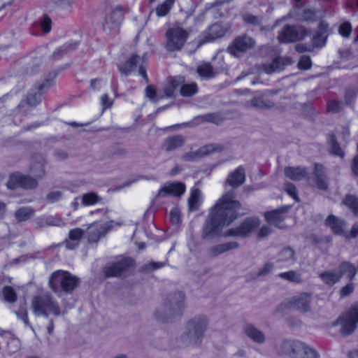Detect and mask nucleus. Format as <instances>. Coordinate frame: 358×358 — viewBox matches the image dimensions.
I'll return each instance as SVG.
<instances>
[{
  "label": "nucleus",
  "mask_w": 358,
  "mask_h": 358,
  "mask_svg": "<svg viewBox=\"0 0 358 358\" xmlns=\"http://www.w3.org/2000/svg\"><path fill=\"white\" fill-rule=\"evenodd\" d=\"M196 120L199 123L211 122L219 124L222 122L223 119L218 113H208L196 117Z\"/></svg>",
  "instance_id": "39"
},
{
  "label": "nucleus",
  "mask_w": 358,
  "mask_h": 358,
  "mask_svg": "<svg viewBox=\"0 0 358 358\" xmlns=\"http://www.w3.org/2000/svg\"><path fill=\"white\" fill-rule=\"evenodd\" d=\"M312 295L310 293L303 292L289 299L288 306L301 313L310 310Z\"/></svg>",
  "instance_id": "15"
},
{
  "label": "nucleus",
  "mask_w": 358,
  "mask_h": 358,
  "mask_svg": "<svg viewBox=\"0 0 358 358\" xmlns=\"http://www.w3.org/2000/svg\"><path fill=\"white\" fill-rule=\"evenodd\" d=\"M3 299L9 303H15L17 299V294L14 289L10 286H5L2 290Z\"/></svg>",
  "instance_id": "45"
},
{
  "label": "nucleus",
  "mask_w": 358,
  "mask_h": 358,
  "mask_svg": "<svg viewBox=\"0 0 358 358\" xmlns=\"http://www.w3.org/2000/svg\"><path fill=\"white\" fill-rule=\"evenodd\" d=\"M290 353L289 358H320V354L315 349L304 343L297 341Z\"/></svg>",
  "instance_id": "16"
},
{
  "label": "nucleus",
  "mask_w": 358,
  "mask_h": 358,
  "mask_svg": "<svg viewBox=\"0 0 358 358\" xmlns=\"http://www.w3.org/2000/svg\"><path fill=\"white\" fill-rule=\"evenodd\" d=\"M202 157H205L215 152H220L224 150V147L220 144H207L199 148Z\"/></svg>",
  "instance_id": "36"
},
{
  "label": "nucleus",
  "mask_w": 358,
  "mask_h": 358,
  "mask_svg": "<svg viewBox=\"0 0 358 358\" xmlns=\"http://www.w3.org/2000/svg\"><path fill=\"white\" fill-rule=\"evenodd\" d=\"M312 63L310 58L308 56L301 57L300 61L298 63V66L301 69H308L311 67Z\"/></svg>",
  "instance_id": "59"
},
{
  "label": "nucleus",
  "mask_w": 358,
  "mask_h": 358,
  "mask_svg": "<svg viewBox=\"0 0 358 358\" xmlns=\"http://www.w3.org/2000/svg\"><path fill=\"white\" fill-rule=\"evenodd\" d=\"M244 333L255 343H263L265 341L264 333L251 324H246L244 326Z\"/></svg>",
  "instance_id": "28"
},
{
  "label": "nucleus",
  "mask_w": 358,
  "mask_h": 358,
  "mask_svg": "<svg viewBox=\"0 0 358 358\" xmlns=\"http://www.w3.org/2000/svg\"><path fill=\"white\" fill-rule=\"evenodd\" d=\"M328 36V26L324 22H322L319 24L318 31L313 36L312 41V47L321 48L325 43Z\"/></svg>",
  "instance_id": "23"
},
{
  "label": "nucleus",
  "mask_w": 358,
  "mask_h": 358,
  "mask_svg": "<svg viewBox=\"0 0 358 358\" xmlns=\"http://www.w3.org/2000/svg\"><path fill=\"white\" fill-rule=\"evenodd\" d=\"M322 280L328 285H333L336 282V278L332 272H324L320 274Z\"/></svg>",
  "instance_id": "55"
},
{
  "label": "nucleus",
  "mask_w": 358,
  "mask_h": 358,
  "mask_svg": "<svg viewBox=\"0 0 358 358\" xmlns=\"http://www.w3.org/2000/svg\"><path fill=\"white\" fill-rule=\"evenodd\" d=\"M340 334L344 336L352 334L358 324V302L354 303L343 315L340 316Z\"/></svg>",
  "instance_id": "7"
},
{
  "label": "nucleus",
  "mask_w": 358,
  "mask_h": 358,
  "mask_svg": "<svg viewBox=\"0 0 358 358\" xmlns=\"http://www.w3.org/2000/svg\"><path fill=\"white\" fill-rule=\"evenodd\" d=\"M196 72L202 77L212 78L215 76L213 68L209 63H203L199 66Z\"/></svg>",
  "instance_id": "42"
},
{
  "label": "nucleus",
  "mask_w": 358,
  "mask_h": 358,
  "mask_svg": "<svg viewBox=\"0 0 358 358\" xmlns=\"http://www.w3.org/2000/svg\"><path fill=\"white\" fill-rule=\"evenodd\" d=\"M288 64L287 58L277 57L274 58L270 64H263L258 66V70L267 74L281 71L284 66Z\"/></svg>",
  "instance_id": "21"
},
{
  "label": "nucleus",
  "mask_w": 358,
  "mask_h": 358,
  "mask_svg": "<svg viewBox=\"0 0 358 358\" xmlns=\"http://www.w3.org/2000/svg\"><path fill=\"white\" fill-rule=\"evenodd\" d=\"M284 189L285 192L292 196L295 201H299V196L295 185L290 182H287L284 185Z\"/></svg>",
  "instance_id": "51"
},
{
  "label": "nucleus",
  "mask_w": 358,
  "mask_h": 358,
  "mask_svg": "<svg viewBox=\"0 0 358 358\" xmlns=\"http://www.w3.org/2000/svg\"><path fill=\"white\" fill-rule=\"evenodd\" d=\"M239 246L238 243L236 241H231L222 244H219L210 248L208 251V256L210 258H214L227 251L235 250Z\"/></svg>",
  "instance_id": "24"
},
{
  "label": "nucleus",
  "mask_w": 358,
  "mask_h": 358,
  "mask_svg": "<svg viewBox=\"0 0 358 358\" xmlns=\"http://www.w3.org/2000/svg\"><path fill=\"white\" fill-rule=\"evenodd\" d=\"M145 97L149 99L150 101L153 102H156L159 98L157 96V89L155 86L152 85H149L146 87L145 90ZM161 97H159L160 99Z\"/></svg>",
  "instance_id": "50"
},
{
  "label": "nucleus",
  "mask_w": 358,
  "mask_h": 358,
  "mask_svg": "<svg viewBox=\"0 0 358 358\" xmlns=\"http://www.w3.org/2000/svg\"><path fill=\"white\" fill-rule=\"evenodd\" d=\"M234 191L226 193L219 199L212 209L210 219L202 233L203 238L213 237L218 234L224 226H229L237 218V210L241 208L239 201L234 199Z\"/></svg>",
  "instance_id": "1"
},
{
  "label": "nucleus",
  "mask_w": 358,
  "mask_h": 358,
  "mask_svg": "<svg viewBox=\"0 0 358 358\" xmlns=\"http://www.w3.org/2000/svg\"><path fill=\"white\" fill-rule=\"evenodd\" d=\"M31 307L34 314L36 315H43L46 317L49 314L58 317L66 313V310L61 308L52 294L48 292L33 296L31 301Z\"/></svg>",
  "instance_id": "2"
},
{
  "label": "nucleus",
  "mask_w": 358,
  "mask_h": 358,
  "mask_svg": "<svg viewBox=\"0 0 358 358\" xmlns=\"http://www.w3.org/2000/svg\"><path fill=\"white\" fill-rule=\"evenodd\" d=\"M280 260L287 262L294 259V251L291 248H285L279 253Z\"/></svg>",
  "instance_id": "49"
},
{
  "label": "nucleus",
  "mask_w": 358,
  "mask_h": 358,
  "mask_svg": "<svg viewBox=\"0 0 358 358\" xmlns=\"http://www.w3.org/2000/svg\"><path fill=\"white\" fill-rule=\"evenodd\" d=\"M185 137L181 135H176L167 138L164 142L162 147L166 152H171L181 148L185 144Z\"/></svg>",
  "instance_id": "27"
},
{
  "label": "nucleus",
  "mask_w": 358,
  "mask_h": 358,
  "mask_svg": "<svg viewBox=\"0 0 358 358\" xmlns=\"http://www.w3.org/2000/svg\"><path fill=\"white\" fill-rule=\"evenodd\" d=\"M308 34V31L302 26L287 24L279 32L278 40L280 43H292L303 40Z\"/></svg>",
  "instance_id": "8"
},
{
  "label": "nucleus",
  "mask_w": 358,
  "mask_h": 358,
  "mask_svg": "<svg viewBox=\"0 0 358 358\" xmlns=\"http://www.w3.org/2000/svg\"><path fill=\"white\" fill-rule=\"evenodd\" d=\"M41 26L45 33H48L51 29V20L48 17L45 16Z\"/></svg>",
  "instance_id": "62"
},
{
  "label": "nucleus",
  "mask_w": 358,
  "mask_h": 358,
  "mask_svg": "<svg viewBox=\"0 0 358 358\" xmlns=\"http://www.w3.org/2000/svg\"><path fill=\"white\" fill-rule=\"evenodd\" d=\"M355 289V285L352 282H349L344 287H343L340 290V296L341 297H345L350 295Z\"/></svg>",
  "instance_id": "58"
},
{
  "label": "nucleus",
  "mask_w": 358,
  "mask_h": 358,
  "mask_svg": "<svg viewBox=\"0 0 358 358\" xmlns=\"http://www.w3.org/2000/svg\"><path fill=\"white\" fill-rule=\"evenodd\" d=\"M101 103L103 109L109 108L113 105V101L110 100L107 94L101 96Z\"/></svg>",
  "instance_id": "64"
},
{
  "label": "nucleus",
  "mask_w": 358,
  "mask_h": 358,
  "mask_svg": "<svg viewBox=\"0 0 358 358\" xmlns=\"http://www.w3.org/2000/svg\"><path fill=\"white\" fill-rule=\"evenodd\" d=\"M207 320L205 317H196L187 324V331L184 336L185 341L189 344H197L201 340L206 329Z\"/></svg>",
  "instance_id": "6"
},
{
  "label": "nucleus",
  "mask_w": 358,
  "mask_h": 358,
  "mask_svg": "<svg viewBox=\"0 0 358 358\" xmlns=\"http://www.w3.org/2000/svg\"><path fill=\"white\" fill-rule=\"evenodd\" d=\"M284 173L286 177L292 180H301L307 175V170L302 167H285Z\"/></svg>",
  "instance_id": "30"
},
{
  "label": "nucleus",
  "mask_w": 358,
  "mask_h": 358,
  "mask_svg": "<svg viewBox=\"0 0 358 358\" xmlns=\"http://www.w3.org/2000/svg\"><path fill=\"white\" fill-rule=\"evenodd\" d=\"M189 32L178 24L169 28L165 34V48L170 52L180 50L186 43Z\"/></svg>",
  "instance_id": "5"
},
{
  "label": "nucleus",
  "mask_w": 358,
  "mask_h": 358,
  "mask_svg": "<svg viewBox=\"0 0 358 358\" xmlns=\"http://www.w3.org/2000/svg\"><path fill=\"white\" fill-rule=\"evenodd\" d=\"M297 341L285 340L277 346V352L280 355L289 356Z\"/></svg>",
  "instance_id": "35"
},
{
  "label": "nucleus",
  "mask_w": 358,
  "mask_h": 358,
  "mask_svg": "<svg viewBox=\"0 0 358 358\" xmlns=\"http://www.w3.org/2000/svg\"><path fill=\"white\" fill-rule=\"evenodd\" d=\"M185 191V186L183 183L176 182L167 183L158 192L157 197H164L168 195L176 196H181Z\"/></svg>",
  "instance_id": "17"
},
{
  "label": "nucleus",
  "mask_w": 358,
  "mask_h": 358,
  "mask_svg": "<svg viewBox=\"0 0 358 358\" xmlns=\"http://www.w3.org/2000/svg\"><path fill=\"white\" fill-rule=\"evenodd\" d=\"M356 273V268L354 265L348 262H344L340 265L337 280L343 275H347L348 279L352 280L355 276Z\"/></svg>",
  "instance_id": "32"
},
{
  "label": "nucleus",
  "mask_w": 358,
  "mask_h": 358,
  "mask_svg": "<svg viewBox=\"0 0 358 358\" xmlns=\"http://www.w3.org/2000/svg\"><path fill=\"white\" fill-rule=\"evenodd\" d=\"M255 44V40L252 37L243 34L234 40L232 44L228 48V51L232 55L239 57L241 54L253 48Z\"/></svg>",
  "instance_id": "10"
},
{
  "label": "nucleus",
  "mask_w": 358,
  "mask_h": 358,
  "mask_svg": "<svg viewBox=\"0 0 358 358\" xmlns=\"http://www.w3.org/2000/svg\"><path fill=\"white\" fill-rule=\"evenodd\" d=\"M338 32L343 37H349L352 32V26L350 23L348 22L342 23L339 27Z\"/></svg>",
  "instance_id": "54"
},
{
  "label": "nucleus",
  "mask_w": 358,
  "mask_h": 358,
  "mask_svg": "<svg viewBox=\"0 0 358 358\" xmlns=\"http://www.w3.org/2000/svg\"><path fill=\"white\" fill-rule=\"evenodd\" d=\"M243 20L245 24L252 26H260L262 22V17L258 15H254L251 13H245L242 16Z\"/></svg>",
  "instance_id": "47"
},
{
  "label": "nucleus",
  "mask_w": 358,
  "mask_h": 358,
  "mask_svg": "<svg viewBox=\"0 0 358 358\" xmlns=\"http://www.w3.org/2000/svg\"><path fill=\"white\" fill-rule=\"evenodd\" d=\"M123 16V8L122 6L115 7L106 15L103 25V31L108 34H117Z\"/></svg>",
  "instance_id": "9"
},
{
  "label": "nucleus",
  "mask_w": 358,
  "mask_h": 358,
  "mask_svg": "<svg viewBox=\"0 0 358 358\" xmlns=\"http://www.w3.org/2000/svg\"><path fill=\"white\" fill-rule=\"evenodd\" d=\"M315 19V12L314 10L306 9L299 17L301 21H311Z\"/></svg>",
  "instance_id": "56"
},
{
  "label": "nucleus",
  "mask_w": 358,
  "mask_h": 358,
  "mask_svg": "<svg viewBox=\"0 0 358 358\" xmlns=\"http://www.w3.org/2000/svg\"><path fill=\"white\" fill-rule=\"evenodd\" d=\"M84 234L85 231L80 228L71 229L69 232L68 238L64 242L66 248L69 250L76 249L78 246Z\"/></svg>",
  "instance_id": "22"
},
{
  "label": "nucleus",
  "mask_w": 358,
  "mask_h": 358,
  "mask_svg": "<svg viewBox=\"0 0 358 358\" xmlns=\"http://www.w3.org/2000/svg\"><path fill=\"white\" fill-rule=\"evenodd\" d=\"M42 93L37 90V92H30L27 98V103L31 106H36L41 100Z\"/></svg>",
  "instance_id": "48"
},
{
  "label": "nucleus",
  "mask_w": 358,
  "mask_h": 358,
  "mask_svg": "<svg viewBox=\"0 0 358 358\" xmlns=\"http://www.w3.org/2000/svg\"><path fill=\"white\" fill-rule=\"evenodd\" d=\"M170 221L173 224H178L180 222V212L175 208H173L169 213Z\"/></svg>",
  "instance_id": "57"
},
{
  "label": "nucleus",
  "mask_w": 358,
  "mask_h": 358,
  "mask_svg": "<svg viewBox=\"0 0 358 358\" xmlns=\"http://www.w3.org/2000/svg\"><path fill=\"white\" fill-rule=\"evenodd\" d=\"M345 223L343 222H338L337 220V235H342L346 239L355 238L358 236V224H355L352 227L350 234H348L344 229Z\"/></svg>",
  "instance_id": "33"
},
{
  "label": "nucleus",
  "mask_w": 358,
  "mask_h": 358,
  "mask_svg": "<svg viewBox=\"0 0 358 358\" xmlns=\"http://www.w3.org/2000/svg\"><path fill=\"white\" fill-rule=\"evenodd\" d=\"M134 261L131 259H124L108 267L106 270L107 277H117L133 266Z\"/></svg>",
  "instance_id": "19"
},
{
  "label": "nucleus",
  "mask_w": 358,
  "mask_h": 358,
  "mask_svg": "<svg viewBox=\"0 0 358 358\" xmlns=\"http://www.w3.org/2000/svg\"><path fill=\"white\" fill-rule=\"evenodd\" d=\"M201 192L199 189H194L192 191L191 195L188 199L189 209L190 211L198 210L199 206V199Z\"/></svg>",
  "instance_id": "40"
},
{
  "label": "nucleus",
  "mask_w": 358,
  "mask_h": 358,
  "mask_svg": "<svg viewBox=\"0 0 358 358\" xmlns=\"http://www.w3.org/2000/svg\"><path fill=\"white\" fill-rule=\"evenodd\" d=\"M36 222L38 228L45 227H63L65 225L63 219L59 215L38 218Z\"/></svg>",
  "instance_id": "26"
},
{
  "label": "nucleus",
  "mask_w": 358,
  "mask_h": 358,
  "mask_svg": "<svg viewBox=\"0 0 358 358\" xmlns=\"http://www.w3.org/2000/svg\"><path fill=\"white\" fill-rule=\"evenodd\" d=\"M101 201V198L94 192L84 194L82 196V203L84 206H90L95 204Z\"/></svg>",
  "instance_id": "46"
},
{
  "label": "nucleus",
  "mask_w": 358,
  "mask_h": 358,
  "mask_svg": "<svg viewBox=\"0 0 358 358\" xmlns=\"http://www.w3.org/2000/svg\"><path fill=\"white\" fill-rule=\"evenodd\" d=\"M313 182L319 189L324 190L327 188V180L322 165L315 164Z\"/></svg>",
  "instance_id": "31"
},
{
  "label": "nucleus",
  "mask_w": 358,
  "mask_h": 358,
  "mask_svg": "<svg viewBox=\"0 0 358 358\" xmlns=\"http://www.w3.org/2000/svg\"><path fill=\"white\" fill-rule=\"evenodd\" d=\"M113 221L105 222H95L87 227L88 241L90 243H97L106 233L113 228Z\"/></svg>",
  "instance_id": "14"
},
{
  "label": "nucleus",
  "mask_w": 358,
  "mask_h": 358,
  "mask_svg": "<svg viewBox=\"0 0 358 358\" xmlns=\"http://www.w3.org/2000/svg\"><path fill=\"white\" fill-rule=\"evenodd\" d=\"M180 86V93L182 96H192L198 91L197 85L194 83L191 84H185L184 83Z\"/></svg>",
  "instance_id": "43"
},
{
  "label": "nucleus",
  "mask_w": 358,
  "mask_h": 358,
  "mask_svg": "<svg viewBox=\"0 0 358 358\" xmlns=\"http://www.w3.org/2000/svg\"><path fill=\"white\" fill-rule=\"evenodd\" d=\"M80 279L66 271L58 270L53 272L50 278L48 284L55 293L63 291L71 293L80 284Z\"/></svg>",
  "instance_id": "4"
},
{
  "label": "nucleus",
  "mask_w": 358,
  "mask_h": 358,
  "mask_svg": "<svg viewBox=\"0 0 358 358\" xmlns=\"http://www.w3.org/2000/svg\"><path fill=\"white\" fill-rule=\"evenodd\" d=\"M139 56L137 55H132L131 57L127 60L124 64L119 66L120 71L127 76L131 73L132 69L136 66Z\"/></svg>",
  "instance_id": "34"
},
{
  "label": "nucleus",
  "mask_w": 358,
  "mask_h": 358,
  "mask_svg": "<svg viewBox=\"0 0 358 358\" xmlns=\"http://www.w3.org/2000/svg\"><path fill=\"white\" fill-rule=\"evenodd\" d=\"M62 196V192L60 191H56L50 192L47 194L46 199L49 202L54 203L58 201Z\"/></svg>",
  "instance_id": "61"
},
{
  "label": "nucleus",
  "mask_w": 358,
  "mask_h": 358,
  "mask_svg": "<svg viewBox=\"0 0 358 358\" xmlns=\"http://www.w3.org/2000/svg\"><path fill=\"white\" fill-rule=\"evenodd\" d=\"M184 83L185 78L180 76L167 78L163 85V96L173 97L175 90Z\"/></svg>",
  "instance_id": "20"
},
{
  "label": "nucleus",
  "mask_w": 358,
  "mask_h": 358,
  "mask_svg": "<svg viewBox=\"0 0 358 358\" xmlns=\"http://www.w3.org/2000/svg\"><path fill=\"white\" fill-rule=\"evenodd\" d=\"M185 295L179 292L166 298L157 309L155 316L161 322H169L173 317L180 315L184 307Z\"/></svg>",
  "instance_id": "3"
},
{
  "label": "nucleus",
  "mask_w": 358,
  "mask_h": 358,
  "mask_svg": "<svg viewBox=\"0 0 358 358\" xmlns=\"http://www.w3.org/2000/svg\"><path fill=\"white\" fill-rule=\"evenodd\" d=\"M278 277L289 282L296 284L301 283L303 281L301 275L295 271H289L287 272L280 273L278 274Z\"/></svg>",
  "instance_id": "37"
},
{
  "label": "nucleus",
  "mask_w": 358,
  "mask_h": 358,
  "mask_svg": "<svg viewBox=\"0 0 358 358\" xmlns=\"http://www.w3.org/2000/svg\"><path fill=\"white\" fill-rule=\"evenodd\" d=\"M176 0H165L156 7V15L158 17L166 16L170 11Z\"/></svg>",
  "instance_id": "41"
},
{
  "label": "nucleus",
  "mask_w": 358,
  "mask_h": 358,
  "mask_svg": "<svg viewBox=\"0 0 358 358\" xmlns=\"http://www.w3.org/2000/svg\"><path fill=\"white\" fill-rule=\"evenodd\" d=\"M37 184V181L34 178L20 173H15L10 176L6 186L10 189H15L18 187L28 189L35 188Z\"/></svg>",
  "instance_id": "11"
},
{
  "label": "nucleus",
  "mask_w": 358,
  "mask_h": 358,
  "mask_svg": "<svg viewBox=\"0 0 358 358\" xmlns=\"http://www.w3.org/2000/svg\"><path fill=\"white\" fill-rule=\"evenodd\" d=\"M245 180V170L240 166L229 175L226 183L233 187H238L244 183Z\"/></svg>",
  "instance_id": "25"
},
{
  "label": "nucleus",
  "mask_w": 358,
  "mask_h": 358,
  "mask_svg": "<svg viewBox=\"0 0 358 358\" xmlns=\"http://www.w3.org/2000/svg\"><path fill=\"white\" fill-rule=\"evenodd\" d=\"M245 106L248 108L264 110L273 108L274 106V103L271 101L264 99V94H262L259 97H254L252 99L248 101L245 103Z\"/></svg>",
  "instance_id": "29"
},
{
  "label": "nucleus",
  "mask_w": 358,
  "mask_h": 358,
  "mask_svg": "<svg viewBox=\"0 0 358 358\" xmlns=\"http://www.w3.org/2000/svg\"><path fill=\"white\" fill-rule=\"evenodd\" d=\"M259 225L257 218L246 219L240 226L232 228L224 232V236L245 237Z\"/></svg>",
  "instance_id": "12"
},
{
  "label": "nucleus",
  "mask_w": 358,
  "mask_h": 358,
  "mask_svg": "<svg viewBox=\"0 0 358 358\" xmlns=\"http://www.w3.org/2000/svg\"><path fill=\"white\" fill-rule=\"evenodd\" d=\"M274 267V265L273 263L268 262L264 265V266L260 268L257 273V276H264L268 275L271 272Z\"/></svg>",
  "instance_id": "60"
},
{
  "label": "nucleus",
  "mask_w": 358,
  "mask_h": 358,
  "mask_svg": "<svg viewBox=\"0 0 358 358\" xmlns=\"http://www.w3.org/2000/svg\"><path fill=\"white\" fill-rule=\"evenodd\" d=\"M272 230L271 228L269 226L264 225L261 227L259 233H258V237L259 238H265L268 236L271 233Z\"/></svg>",
  "instance_id": "63"
},
{
  "label": "nucleus",
  "mask_w": 358,
  "mask_h": 358,
  "mask_svg": "<svg viewBox=\"0 0 358 358\" xmlns=\"http://www.w3.org/2000/svg\"><path fill=\"white\" fill-rule=\"evenodd\" d=\"M287 209V207H282L270 212H266L264 214L265 219L268 223L273 224L276 227L280 229L285 228V226L282 222L285 219L284 215Z\"/></svg>",
  "instance_id": "18"
},
{
  "label": "nucleus",
  "mask_w": 358,
  "mask_h": 358,
  "mask_svg": "<svg viewBox=\"0 0 358 358\" xmlns=\"http://www.w3.org/2000/svg\"><path fill=\"white\" fill-rule=\"evenodd\" d=\"M343 203L348 206L354 213L358 214V198L353 195H347Z\"/></svg>",
  "instance_id": "44"
},
{
  "label": "nucleus",
  "mask_w": 358,
  "mask_h": 358,
  "mask_svg": "<svg viewBox=\"0 0 358 358\" xmlns=\"http://www.w3.org/2000/svg\"><path fill=\"white\" fill-rule=\"evenodd\" d=\"M16 314L19 318L23 320L26 325L30 326V323L27 317V311L25 303L20 306L19 310L16 312Z\"/></svg>",
  "instance_id": "53"
},
{
  "label": "nucleus",
  "mask_w": 358,
  "mask_h": 358,
  "mask_svg": "<svg viewBox=\"0 0 358 358\" xmlns=\"http://www.w3.org/2000/svg\"><path fill=\"white\" fill-rule=\"evenodd\" d=\"M203 158L199 148L194 152H189L182 155V159L186 162H192Z\"/></svg>",
  "instance_id": "52"
},
{
  "label": "nucleus",
  "mask_w": 358,
  "mask_h": 358,
  "mask_svg": "<svg viewBox=\"0 0 358 358\" xmlns=\"http://www.w3.org/2000/svg\"><path fill=\"white\" fill-rule=\"evenodd\" d=\"M34 213V209L29 207H22L17 210L15 217L18 222H25L31 218Z\"/></svg>",
  "instance_id": "38"
},
{
  "label": "nucleus",
  "mask_w": 358,
  "mask_h": 358,
  "mask_svg": "<svg viewBox=\"0 0 358 358\" xmlns=\"http://www.w3.org/2000/svg\"><path fill=\"white\" fill-rule=\"evenodd\" d=\"M228 29L229 27L227 26L223 25L221 23L212 24L206 31L202 33L198 45H201L203 43L212 42L219 38L223 37Z\"/></svg>",
  "instance_id": "13"
}]
</instances>
